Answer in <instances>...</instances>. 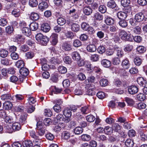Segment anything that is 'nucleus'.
Wrapping results in <instances>:
<instances>
[{"label": "nucleus", "instance_id": "obj_51", "mask_svg": "<svg viewBox=\"0 0 147 147\" xmlns=\"http://www.w3.org/2000/svg\"><path fill=\"white\" fill-rule=\"evenodd\" d=\"M133 31L136 34H139L141 31V28L139 26H137L134 28Z\"/></svg>", "mask_w": 147, "mask_h": 147}, {"label": "nucleus", "instance_id": "obj_10", "mask_svg": "<svg viewBox=\"0 0 147 147\" xmlns=\"http://www.w3.org/2000/svg\"><path fill=\"white\" fill-rule=\"evenodd\" d=\"M41 30L45 32H48L51 28V27L47 23H43L41 26Z\"/></svg>", "mask_w": 147, "mask_h": 147}, {"label": "nucleus", "instance_id": "obj_28", "mask_svg": "<svg viewBox=\"0 0 147 147\" xmlns=\"http://www.w3.org/2000/svg\"><path fill=\"white\" fill-rule=\"evenodd\" d=\"M8 52L6 50L1 49L0 50V57L2 58H5L7 57Z\"/></svg>", "mask_w": 147, "mask_h": 147}, {"label": "nucleus", "instance_id": "obj_12", "mask_svg": "<svg viewBox=\"0 0 147 147\" xmlns=\"http://www.w3.org/2000/svg\"><path fill=\"white\" fill-rule=\"evenodd\" d=\"M101 64L104 67L109 68L110 67L111 63L107 59H103L101 61Z\"/></svg>", "mask_w": 147, "mask_h": 147}, {"label": "nucleus", "instance_id": "obj_59", "mask_svg": "<svg viewBox=\"0 0 147 147\" xmlns=\"http://www.w3.org/2000/svg\"><path fill=\"white\" fill-rule=\"evenodd\" d=\"M97 51L99 53L102 54L105 52V49L103 46H100L98 48Z\"/></svg>", "mask_w": 147, "mask_h": 147}, {"label": "nucleus", "instance_id": "obj_37", "mask_svg": "<svg viewBox=\"0 0 147 147\" xmlns=\"http://www.w3.org/2000/svg\"><path fill=\"white\" fill-rule=\"evenodd\" d=\"M116 6V4L113 0H110L107 3V6L109 8H114Z\"/></svg>", "mask_w": 147, "mask_h": 147}, {"label": "nucleus", "instance_id": "obj_24", "mask_svg": "<svg viewBox=\"0 0 147 147\" xmlns=\"http://www.w3.org/2000/svg\"><path fill=\"white\" fill-rule=\"evenodd\" d=\"M1 97L2 100H7V101L11 100L12 98L10 94L9 93L3 94L1 96Z\"/></svg>", "mask_w": 147, "mask_h": 147}, {"label": "nucleus", "instance_id": "obj_58", "mask_svg": "<svg viewBox=\"0 0 147 147\" xmlns=\"http://www.w3.org/2000/svg\"><path fill=\"white\" fill-rule=\"evenodd\" d=\"M86 119L89 122H93L95 119L94 116L92 115H88L86 116Z\"/></svg>", "mask_w": 147, "mask_h": 147}, {"label": "nucleus", "instance_id": "obj_16", "mask_svg": "<svg viewBox=\"0 0 147 147\" xmlns=\"http://www.w3.org/2000/svg\"><path fill=\"white\" fill-rule=\"evenodd\" d=\"M80 29V26L78 24L76 23H73L71 24V29L72 31L77 32L79 31Z\"/></svg>", "mask_w": 147, "mask_h": 147}, {"label": "nucleus", "instance_id": "obj_4", "mask_svg": "<svg viewBox=\"0 0 147 147\" xmlns=\"http://www.w3.org/2000/svg\"><path fill=\"white\" fill-rule=\"evenodd\" d=\"M138 136L140 137L141 140L143 141H144L147 140V135L144 132L143 129H140L138 130Z\"/></svg>", "mask_w": 147, "mask_h": 147}, {"label": "nucleus", "instance_id": "obj_41", "mask_svg": "<svg viewBox=\"0 0 147 147\" xmlns=\"http://www.w3.org/2000/svg\"><path fill=\"white\" fill-rule=\"evenodd\" d=\"M57 20L58 24L60 26L63 25L66 22L65 20L62 17L59 18Z\"/></svg>", "mask_w": 147, "mask_h": 147}, {"label": "nucleus", "instance_id": "obj_47", "mask_svg": "<svg viewBox=\"0 0 147 147\" xmlns=\"http://www.w3.org/2000/svg\"><path fill=\"white\" fill-rule=\"evenodd\" d=\"M119 24V26L122 28H125L127 26V22L124 20H120Z\"/></svg>", "mask_w": 147, "mask_h": 147}, {"label": "nucleus", "instance_id": "obj_1", "mask_svg": "<svg viewBox=\"0 0 147 147\" xmlns=\"http://www.w3.org/2000/svg\"><path fill=\"white\" fill-rule=\"evenodd\" d=\"M119 35L123 40L125 41H132L133 36L128 35L127 32L124 30H121L119 33Z\"/></svg>", "mask_w": 147, "mask_h": 147}, {"label": "nucleus", "instance_id": "obj_52", "mask_svg": "<svg viewBox=\"0 0 147 147\" xmlns=\"http://www.w3.org/2000/svg\"><path fill=\"white\" fill-rule=\"evenodd\" d=\"M38 130L37 133H38V135L40 136L41 138V136H43L45 134V128H41L40 129H37Z\"/></svg>", "mask_w": 147, "mask_h": 147}, {"label": "nucleus", "instance_id": "obj_57", "mask_svg": "<svg viewBox=\"0 0 147 147\" xmlns=\"http://www.w3.org/2000/svg\"><path fill=\"white\" fill-rule=\"evenodd\" d=\"M81 110L83 114H87L89 112L88 107L87 106L82 107L81 109Z\"/></svg>", "mask_w": 147, "mask_h": 147}, {"label": "nucleus", "instance_id": "obj_27", "mask_svg": "<svg viewBox=\"0 0 147 147\" xmlns=\"http://www.w3.org/2000/svg\"><path fill=\"white\" fill-rule=\"evenodd\" d=\"M81 139L84 141L88 142L91 139V137L90 135L86 134H83L80 136Z\"/></svg>", "mask_w": 147, "mask_h": 147}, {"label": "nucleus", "instance_id": "obj_42", "mask_svg": "<svg viewBox=\"0 0 147 147\" xmlns=\"http://www.w3.org/2000/svg\"><path fill=\"white\" fill-rule=\"evenodd\" d=\"M43 40L41 41L40 43L42 45H46L47 44V43L49 41V38L47 36H44L43 37Z\"/></svg>", "mask_w": 147, "mask_h": 147}, {"label": "nucleus", "instance_id": "obj_64", "mask_svg": "<svg viewBox=\"0 0 147 147\" xmlns=\"http://www.w3.org/2000/svg\"><path fill=\"white\" fill-rule=\"evenodd\" d=\"M100 83L102 86H105L107 85L108 81L106 79H103L100 80Z\"/></svg>", "mask_w": 147, "mask_h": 147}, {"label": "nucleus", "instance_id": "obj_13", "mask_svg": "<svg viewBox=\"0 0 147 147\" xmlns=\"http://www.w3.org/2000/svg\"><path fill=\"white\" fill-rule=\"evenodd\" d=\"M48 7V4L45 1H42L39 3L38 5V8L41 11L46 9Z\"/></svg>", "mask_w": 147, "mask_h": 147}, {"label": "nucleus", "instance_id": "obj_15", "mask_svg": "<svg viewBox=\"0 0 147 147\" xmlns=\"http://www.w3.org/2000/svg\"><path fill=\"white\" fill-rule=\"evenodd\" d=\"M89 88L87 91V94L89 95L93 96L95 94L96 92L94 91L95 87L92 88V87H90L89 86H91V85H88Z\"/></svg>", "mask_w": 147, "mask_h": 147}, {"label": "nucleus", "instance_id": "obj_18", "mask_svg": "<svg viewBox=\"0 0 147 147\" xmlns=\"http://www.w3.org/2000/svg\"><path fill=\"white\" fill-rule=\"evenodd\" d=\"M24 147H32L33 146L32 141L29 140H27L24 141L22 143Z\"/></svg>", "mask_w": 147, "mask_h": 147}, {"label": "nucleus", "instance_id": "obj_53", "mask_svg": "<svg viewBox=\"0 0 147 147\" xmlns=\"http://www.w3.org/2000/svg\"><path fill=\"white\" fill-rule=\"evenodd\" d=\"M112 63L113 65H117L121 63V61L119 57H115L113 59Z\"/></svg>", "mask_w": 147, "mask_h": 147}, {"label": "nucleus", "instance_id": "obj_29", "mask_svg": "<svg viewBox=\"0 0 147 147\" xmlns=\"http://www.w3.org/2000/svg\"><path fill=\"white\" fill-rule=\"evenodd\" d=\"M115 52H116V55L119 57H122L123 56L124 53L123 51L120 48H117L115 50Z\"/></svg>", "mask_w": 147, "mask_h": 147}, {"label": "nucleus", "instance_id": "obj_62", "mask_svg": "<svg viewBox=\"0 0 147 147\" xmlns=\"http://www.w3.org/2000/svg\"><path fill=\"white\" fill-rule=\"evenodd\" d=\"M130 2V0H121V5L123 7L129 5Z\"/></svg>", "mask_w": 147, "mask_h": 147}, {"label": "nucleus", "instance_id": "obj_31", "mask_svg": "<svg viewBox=\"0 0 147 147\" xmlns=\"http://www.w3.org/2000/svg\"><path fill=\"white\" fill-rule=\"evenodd\" d=\"M14 109L15 111L17 112H23L25 110L24 107L22 105L16 106Z\"/></svg>", "mask_w": 147, "mask_h": 147}, {"label": "nucleus", "instance_id": "obj_30", "mask_svg": "<svg viewBox=\"0 0 147 147\" xmlns=\"http://www.w3.org/2000/svg\"><path fill=\"white\" fill-rule=\"evenodd\" d=\"M27 116V114L26 113H24L21 115L20 119V121L21 124L23 125L26 123Z\"/></svg>", "mask_w": 147, "mask_h": 147}, {"label": "nucleus", "instance_id": "obj_21", "mask_svg": "<svg viewBox=\"0 0 147 147\" xmlns=\"http://www.w3.org/2000/svg\"><path fill=\"white\" fill-rule=\"evenodd\" d=\"M94 17L95 20L99 21L102 20L103 18V16L102 14L98 12H96L94 14Z\"/></svg>", "mask_w": 147, "mask_h": 147}, {"label": "nucleus", "instance_id": "obj_36", "mask_svg": "<svg viewBox=\"0 0 147 147\" xmlns=\"http://www.w3.org/2000/svg\"><path fill=\"white\" fill-rule=\"evenodd\" d=\"M74 131L75 134L79 135L83 132V130L82 127L79 126L74 128Z\"/></svg>", "mask_w": 147, "mask_h": 147}, {"label": "nucleus", "instance_id": "obj_33", "mask_svg": "<svg viewBox=\"0 0 147 147\" xmlns=\"http://www.w3.org/2000/svg\"><path fill=\"white\" fill-rule=\"evenodd\" d=\"M125 145L127 147H133L134 145V143L133 140L128 139L125 141Z\"/></svg>", "mask_w": 147, "mask_h": 147}, {"label": "nucleus", "instance_id": "obj_22", "mask_svg": "<svg viewBox=\"0 0 147 147\" xmlns=\"http://www.w3.org/2000/svg\"><path fill=\"white\" fill-rule=\"evenodd\" d=\"M72 59L76 61H78L80 59V56L79 54L76 51H74L71 53Z\"/></svg>", "mask_w": 147, "mask_h": 147}, {"label": "nucleus", "instance_id": "obj_45", "mask_svg": "<svg viewBox=\"0 0 147 147\" xmlns=\"http://www.w3.org/2000/svg\"><path fill=\"white\" fill-rule=\"evenodd\" d=\"M99 59V55L97 54L92 55L90 57L91 60L93 61H98Z\"/></svg>", "mask_w": 147, "mask_h": 147}, {"label": "nucleus", "instance_id": "obj_54", "mask_svg": "<svg viewBox=\"0 0 147 147\" xmlns=\"http://www.w3.org/2000/svg\"><path fill=\"white\" fill-rule=\"evenodd\" d=\"M12 15L14 16L15 17H17L20 15L19 10L16 9H14L12 11Z\"/></svg>", "mask_w": 147, "mask_h": 147}, {"label": "nucleus", "instance_id": "obj_44", "mask_svg": "<svg viewBox=\"0 0 147 147\" xmlns=\"http://www.w3.org/2000/svg\"><path fill=\"white\" fill-rule=\"evenodd\" d=\"M38 4V2L37 0H29V4L31 7H35Z\"/></svg>", "mask_w": 147, "mask_h": 147}, {"label": "nucleus", "instance_id": "obj_8", "mask_svg": "<svg viewBox=\"0 0 147 147\" xmlns=\"http://www.w3.org/2000/svg\"><path fill=\"white\" fill-rule=\"evenodd\" d=\"M138 84L143 87H145L147 84V81L142 77H139L137 79Z\"/></svg>", "mask_w": 147, "mask_h": 147}, {"label": "nucleus", "instance_id": "obj_6", "mask_svg": "<svg viewBox=\"0 0 147 147\" xmlns=\"http://www.w3.org/2000/svg\"><path fill=\"white\" fill-rule=\"evenodd\" d=\"M135 19L137 22H142L144 19V15L142 12L138 13L135 15Z\"/></svg>", "mask_w": 147, "mask_h": 147}, {"label": "nucleus", "instance_id": "obj_39", "mask_svg": "<svg viewBox=\"0 0 147 147\" xmlns=\"http://www.w3.org/2000/svg\"><path fill=\"white\" fill-rule=\"evenodd\" d=\"M24 64L23 61L20 60L17 61L16 63V65L18 68L21 69L24 67Z\"/></svg>", "mask_w": 147, "mask_h": 147}, {"label": "nucleus", "instance_id": "obj_46", "mask_svg": "<svg viewBox=\"0 0 147 147\" xmlns=\"http://www.w3.org/2000/svg\"><path fill=\"white\" fill-rule=\"evenodd\" d=\"M62 137L65 140H67L70 138V134L67 131H64L62 134Z\"/></svg>", "mask_w": 147, "mask_h": 147}, {"label": "nucleus", "instance_id": "obj_56", "mask_svg": "<svg viewBox=\"0 0 147 147\" xmlns=\"http://www.w3.org/2000/svg\"><path fill=\"white\" fill-rule=\"evenodd\" d=\"M133 47L132 45H126L124 49V50L125 52H129L131 51Z\"/></svg>", "mask_w": 147, "mask_h": 147}, {"label": "nucleus", "instance_id": "obj_23", "mask_svg": "<svg viewBox=\"0 0 147 147\" xmlns=\"http://www.w3.org/2000/svg\"><path fill=\"white\" fill-rule=\"evenodd\" d=\"M122 65L124 68L127 69L129 67L130 64L128 60L125 59L123 60L122 61Z\"/></svg>", "mask_w": 147, "mask_h": 147}, {"label": "nucleus", "instance_id": "obj_2", "mask_svg": "<svg viewBox=\"0 0 147 147\" xmlns=\"http://www.w3.org/2000/svg\"><path fill=\"white\" fill-rule=\"evenodd\" d=\"M55 121L56 123H67L69 121V119H66L65 118H64L63 115L60 114L56 115V117L55 118Z\"/></svg>", "mask_w": 147, "mask_h": 147}, {"label": "nucleus", "instance_id": "obj_38", "mask_svg": "<svg viewBox=\"0 0 147 147\" xmlns=\"http://www.w3.org/2000/svg\"><path fill=\"white\" fill-rule=\"evenodd\" d=\"M59 72L62 74L66 73L67 72V69L65 67L63 66H59L58 68Z\"/></svg>", "mask_w": 147, "mask_h": 147}, {"label": "nucleus", "instance_id": "obj_3", "mask_svg": "<svg viewBox=\"0 0 147 147\" xmlns=\"http://www.w3.org/2000/svg\"><path fill=\"white\" fill-rule=\"evenodd\" d=\"M138 88L135 86H131L128 87V91L129 94H134L137 93L138 92Z\"/></svg>", "mask_w": 147, "mask_h": 147}, {"label": "nucleus", "instance_id": "obj_49", "mask_svg": "<svg viewBox=\"0 0 147 147\" xmlns=\"http://www.w3.org/2000/svg\"><path fill=\"white\" fill-rule=\"evenodd\" d=\"M125 101L130 105H132L134 104L133 100L129 98L126 97L125 98Z\"/></svg>", "mask_w": 147, "mask_h": 147}, {"label": "nucleus", "instance_id": "obj_40", "mask_svg": "<svg viewBox=\"0 0 147 147\" xmlns=\"http://www.w3.org/2000/svg\"><path fill=\"white\" fill-rule=\"evenodd\" d=\"M135 64L137 66H140L142 63L141 59L139 57H136L134 59Z\"/></svg>", "mask_w": 147, "mask_h": 147}, {"label": "nucleus", "instance_id": "obj_60", "mask_svg": "<svg viewBox=\"0 0 147 147\" xmlns=\"http://www.w3.org/2000/svg\"><path fill=\"white\" fill-rule=\"evenodd\" d=\"M86 31H87L88 33L90 35L93 34L95 32L94 29L92 27L90 26Z\"/></svg>", "mask_w": 147, "mask_h": 147}, {"label": "nucleus", "instance_id": "obj_5", "mask_svg": "<svg viewBox=\"0 0 147 147\" xmlns=\"http://www.w3.org/2000/svg\"><path fill=\"white\" fill-rule=\"evenodd\" d=\"M50 40L51 44L53 45H56L58 42V35L56 34H53L50 37Z\"/></svg>", "mask_w": 147, "mask_h": 147}, {"label": "nucleus", "instance_id": "obj_63", "mask_svg": "<svg viewBox=\"0 0 147 147\" xmlns=\"http://www.w3.org/2000/svg\"><path fill=\"white\" fill-rule=\"evenodd\" d=\"M11 57L12 59L16 60L19 58V55L17 53L13 52L11 54Z\"/></svg>", "mask_w": 147, "mask_h": 147}, {"label": "nucleus", "instance_id": "obj_61", "mask_svg": "<svg viewBox=\"0 0 147 147\" xmlns=\"http://www.w3.org/2000/svg\"><path fill=\"white\" fill-rule=\"evenodd\" d=\"M34 56V53L32 52H29L26 53V57L28 59H31Z\"/></svg>", "mask_w": 147, "mask_h": 147}, {"label": "nucleus", "instance_id": "obj_34", "mask_svg": "<svg viewBox=\"0 0 147 147\" xmlns=\"http://www.w3.org/2000/svg\"><path fill=\"white\" fill-rule=\"evenodd\" d=\"M106 24L108 25H111L113 24L114 22V20L110 17H107L105 20Z\"/></svg>", "mask_w": 147, "mask_h": 147}, {"label": "nucleus", "instance_id": "obj_50", "mask_svg": "<svg viewBox=\"0 0 147 147\" xmlns=\"http://www.w3.org/2000/svg\"><path fill=\"white\" fill-rule=\"evenodd\" d=\"M98 10L101 13H104L107 11V8L105 6L103 5H100L99 7Z\"/></svg>", "mask_w": 147, "mask_h": 147}, {"label": "nucleus", "instance_id": "obj_48", "mask_svg": "<svg viewBox=\"0 0 147 147\" xmlns=\"http://www.w3.org/2000/svg\"><path fill=\"white\" fill-rule=\"evenodd\" d=\"M137 50L139 53H142L145 51L146 49L144 47L140 46L137 48Z\"/></svg>", "mask_w": 147, "mask_h": 147}, {"label": "nucleus", "instance_id": "obj_35", "mask_svg": "<svg viewBox=\"0 0 147 147\" xmlns=\"http://www.w3.org/2000/svg\"><path fill=\"white\" fill-rule=\"evenodd\" d=\"M62 49L65 51H69L71 49V45L67 42H65L63 45Z\"/></svg>", "mask_w": 147, "mask_h": 147}, {"label": "nucleus", "instance_id": "obj_32", "mask_svg": "<svg viewBox=\"0 0 147 147\" xmlns=\"http://www.w3.org/2000/svg\"><path fill=\"white\" fill-rule=\"evenodd\" d=\"M31 30L35 31L38 28V24L35 22H32L30 25Z\"/></svg>", "mask_w": 147, "mask_h": 147}, {"label": "nucleus", "instance_id": "obj_17", "mask_svg": "<svg viewBox=\"0 0 147 147\" xmlns=\"http://www.w3.org/2000/svg\"><path fill=\"white\" fill-rule=\"evenodd\" d=\"M83 11L84 13L86 15H90L92 12V9L89 6L85 7L83 8Z\"/></svg>", "mask_w": 147, "mask_h": 147}, {"label": "nucleus", "instance_id": "obj_14", "mask_svg": "<svg viewBox=\"0 0 147 147\" xmlns=\"http://www.w3.org/2000/svg\"><path fill=\"white\" fill-rule=\"evenodd\" d=\"M30 18L31 20L35 21L39 19L40 16L38 13L33 12L31 13Z\"/></svg>", "mask_w": 147, "mask_h": 147}, {"label": "nucleus", "instance_id": "obj_25", "mask_svg": "<svg viewBox=\"0 0 147 147\" xmlns=\"http://www.w3.org/2000/svg\"><path fill=\"white\" fill-rule=\"evenodd\" d=\"M12 128L15 131H19L21 129V124L18 122L14 123L12 125Z\"/></svg>", "mask_w": 147, "mask_h": 147}, {"label": "nucleus", "instance_id": "obj_11", "mask_svg": "<svg viewBox=\"0 0 147 147\" xmlns=\"http://www.w3.org/2000/svg\"><path fill=\"white\" fill-rule=\"evenodd\" d=\"M22 31V33L27 36H29L31 34V30L28 27H23Z\"/></svg>", "mask_w": 147, "mask_h": 147}, {"label": "nucleus", "instance_id": "obj_43", "mask_svg": "<svg viewBox=\"0 0 147 147\" xmlns=\"http://www.w3.org/2000/svg\"><path fill=\"white\" fill-rule=\"evenodd\" d=\"M73 45L75 47H78L82 45V43L79 40L75 39L74 40Z\"/></svg>", "mask_w": 147, "mask_h": 147}, {"label": "nucleus", "instance_id": "obj_55", "mask_svg": "<svg viewBox=\"0 0 147 147\" xmlns=\"http://www.w3.org/2000/svg\"><path fill=\"white\" fill-rule=\"evenodd\" d=\"M137 98L140 101H143L145 99V96L142 93H140L137 95Z\"/></svg>", "mask_w": 147, "mask_h": 147}, {"label": "nucleus", "instance_id": "obj_26", "mask_svg": "<svg viewBox=\"0 0 147 147\" xmlns=\"http://www.w3.org/2000/svg\"><path fill=\"white\" fill-rule=\"evenodd\" d=\"M4 107L6 110L11 109L13 107V105L9 101H5L3 104Z\"/></svg>", "mask_w": 147, "mask_h": 147}, {"label": "nucleus", "instance_id": "obj_9", "mask_svg": "<svg viewBox=\"0 0 147 147\" xmlns=\"http://www.w3.org/2000/svg\"><path fill=\"white\" fill-rule=\"evenodd\" d=\"M87 51L90 52H94L96 50V47L94 43L88 45L86 47Z\"/></svg>", "mask_w": 147, "mask_h": 147}, {"label": "nucleus", "instance_id": "obj_7", "mask_svg": "<svg viewBox=\"0 0 147 147\" xmlns=\"http://www.w3.org/2000/svg\"><path fill=\"white\" fill-rule=\"evenodd\" d=\"M71 110L70 108H67L63 111V115L65 116L66 119H69L70 121V117L71 115Z\"/></svg>", "mask_w": 147, "mask_h": 147}, {"label": "nucleus", "instance_id": "obj_20", "mask_svg": "<svg viewBox=\"0 0 147 147\" xmlns=\"http://www.w3.org/2000/svg\"><path fill=\"white\" fill-rule=\"evenodd\" d=\"M20 72L22 76L26 77L28 75L29 71L28 69L24 67L20 69Z\"/></svg>", "mask_w": 147, "mask_h": 147}, {"label": "nucleus", "instance_id": "obj_19", "mask_svg": "<svg viewBox=\"0 0 147 147\" xmlns=\"http://www.w3.org/2000/svg\"><path fill=\"white\" fill-rule=\"evenodd\" d=\"M118 18L121 20H125L127 16V14L124 12H119L117 13Z\"/></svg>", "mask_w": 147, "mask_h": 147}]
</instances>
